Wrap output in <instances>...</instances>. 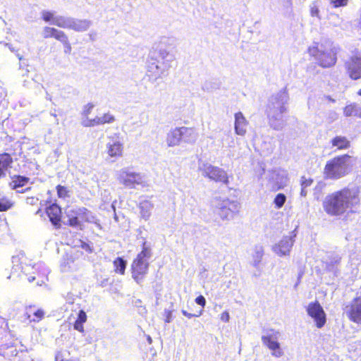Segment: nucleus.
<instances>
[{
    "instance_id": "obj_58",
    "label": "nucleus",
    "mask_w": 361,
    "mask_h": 361,
    "mask_svg": "<svg viewBox=\"0 0 361 361\" xmlns=\"http://www.w3.org/2000/svg\"><path fill=\"white\" fill-rule=\"evenodd\" d=\"M147 341H148V342H149V343H152V338H151V337H150V336H148V338H147Z\"/></svg>"
},
{
    "instance_id": "obj_2",
    "label": "nucleus",
    "mask_w": 361,
    "mask_h": 361,
    "mask_svg": "<svg viewBox=\"0 0 361 361\" xmlns=\"http://www.w3.org/2000/svg\"><path fill=\"white\" fill-rule=\"evenodd\" d=\"M289 94L286 88H283L273 94L268 100L267 115L269 126L275 130H281L286 126L283 114L288 111Z\"/></svg>"
},
{
    "instance_id": "obj_38",
    "label": "nucleus",
    "mask_w": 361,
    "mask_h": 361,
    "mask_svg": "<svg viewBox=\"0 0 361 361\" xmlns=\"http://www.w3.org/2000/svg\"><path fill=\"white\" fill-rule=\"evenodd\" d=\"M34 316L36 319H33V322H39L40 321L44 316V312L42 309H38L33 312Z\"/></svg>"
},
{
    "instance_id": "obj_47",
    "label": "nucleus",
    "mask_w": 361,
    "mask_h": 361,
    "mask_svg": "<svg viewBox=\"0 0 361 361\" xmlns=\"http://www.w3.org/2000/svg\"><path fill=\"white\" fill-rule=\"evenodd\" d=\"M182 314L188 317V318H192L193 317H200L201 314H202V311H200V312L198 314H191V313H188L187 311L183 310L182 311Z\"/></svg>"
},
{
    "instance_id": "obj_9",
    "label": "nucleus",
    "mask_w": 361,
    "mask_h": 361,
    "mask_svg": "<svg viewBox=\"0 0 361 361\" xmlns=\"http://www.w3.org/2000/svg\"><path fill=\"white\" fill-rule=\"evenodd\" d=\"M171 65L166 61H160L157 59L150 57L147 61V75L152 82L166 76Z\"/></svg>"
},
{
    "instance_id": "obj_64",
    "label": "nucleus",
    "mask_w": 361,
    "mask_h": 361,
    "mask_svg": "<svg viewBox=\"0 0 361 361\" xmlns=\"http://www.w3.org/2000/svg\"><path fill=\"white\" fill-rule=\"evenodd\" d=\"M360 51H361V49L360 50Z\"/></svg>"
},
{
    "instance_id": "obj_60",
    "label": "nucleus",
    "mask_w": 361,
    "mask_h": 361,
    "mask_svg": "<svg viewBox=\"0 0 361 361\" xmlns=\"http://www.w3.org/2000/svg\"><path fill=\"white\" fill-rule=\"evenodd\" d=\"M357 94L361 96V89L357 92Z\"/></svg>"
},
{
    "instance_id": "obj_49",
    "label": "nucleus",
    "mask_w": 361,
    "mask_h": 361,
    "mask_svg": "<svg viewBox=\"0 0 361 361\" xmlns=\"http://www.w3.org/2000/svg\"><path fill=\"white\" fill-rule=\"evenodd\" d=\"M230 316L229 313L226 311L224 312L221 315V319L225 322H228L229 321Z\"/></svg>"
},
{
    "instance_id": "obj_34",
    "label": "nucleus",
    "mask_w": 361,
    "mask_h": 361,
    "mask_svg": "<svg viewBox=\"0 0 361 361\" xmlns=\"http://www.w3.org/2000/svg\"><path fill=\"white\" fill-rule=\"evenodd\" d=\"M286 201V196L283 193H279L274 200V204L276 209H281Z\"/></svg>"
},
{
    "instance_id": "obj_18",
    "label": "nucleus",
    "mask_w": 361,
    "mask_h": 361,
    "mask_svg": "<svg viewBox=\"0 0 361 361\" xmlns=\"http://www.w3.org/2000/svg\"><path fill=\"white\" fill-rule=\"evenodd\" d=\"M182 142L180 127L171 128L166 134V142L168 147H173L180 145Z\"/></svg>"
},
{
    "instance_id": "obj_52",
    "label": "nucleus",
    "mask_w": 361,
    "mask_h": 361,
    "mask_svg": "<svg viewBox=\"0 0 361 361\" xmlns=\"http://www.w3.org/2000/svg\"><path fill=\"white\" fill-rule=\"evenodd\" d=\"M311 14L312 16H318L319 14V9L314 6L311 8Z\"/></svg>"
},
{
    "instance_id": "obj_8",
    "label": "nucleus",
    "mask_w": 361,
    "mask_h": 361,
    "mask_svg": "<svg viewBox=\"0 0 361 361\" xmlns=\"http://www.w3.org/2000/svg\"><path fill=\"white\" fill-rule=\"evenodd\" d=\"M280 337L281 333L279 331L269 329L264 331L261 338L262 344L267 347L271 350V355L276 358L281 357L284 355L279 342Z\"/></svg>"
},
{
    "instance_id": "obj_37",
    "label": "nucleus",
    "mask_w": 361,
    "mask_h": 361,
    "mask_svg": "<svg viewBox=\"0 0 361 361\" xmlns=\"http://www.w3.org/2000/svg\"><path fill=\"white\" fill-rule=\"evenodd\" d=\"M286 176L282 175L279 178V180L276 181L275 185L273 186V188L274 190H279V189L283 188L286 185Z\"/></svg>"
},
{
    "instance_id": "obj_10",
    "label": "nucleus",
    "mask_w": 361,
    "mask_h": 361,
    "mask_svg": "<svg viewBox=\"0 0 361 361\" xmlns=\"http://www.w3.org/2000/svg\"><path fill=\"white\" fill-rule=\"evenodd\" d=\"M212 205L215 213L223 220L228 219L233 213L238 212L239 209V204L237 202L220 197L214 198Z\"/></svg>"
},
{
    "instance_id": "obj_20",
    "label": "nucleus",
    "mask_w": 361,
    "mask_h": 361,
    "mask_svg": "<svg viewBox=\"0 0 361 361\" xmlns=\"http://www.w3.org/2000/svg\"><path fill=\"white\" fill-rule=\"evenodd\" d=\"M115 121L114 116L111 114H105L102 116H97L93 119H87L82 122L85 127L94 126L105 123H111Z\"/></svg>"
},
{
    "instance_id": "obj_21",
    "label": "nucleus",
    "mask_w": 361,
    "mask_h": 361,
    "mask_svg": "<svg viewBox=\"0 0 361 361\" xmlns=\"http://www.w3.org/2000/svg\"><path fill=\"white\" fill-rule=\"evenodd\" d=\"M30 180L29 178L22 176H16L10 183V187L13 190H16L18 192L23 193L30 190V187L19 190V188L25 186Z\"/></svg>"
},
{
    "instance_id": "obj_30",
    "label": "nucleus",
    "mask_w": 361,
    "mask_h": 361,
    "mask_svg": "<svg viewBox=\"0 0 361 361\" xmlns=\"http://www.w3.org/2000/svg\"><path fill=\"white\" fill-rule=\"evenodd\" d=\"M264 256V248L262 245H256L254 248V252L252 254V265L257 268L262 259Z\"/></svg>"
},
{
    "instance_id": "obj_32",
    "label": "nucleus",
    "mask_w": 361,
    "mask_h": 361,
    "mask_svg": "<svg viewBox=\"0 0 361 361\" xmlns=\"http://www.w3.org/2000/svg\"><path fill=\"white\" fill-rule=\"evenodd\" d=\"M14 202L5 196H0V212H6L12 208Z\"/></svg>"
},
{
    "instance_id": "obj_22",
    "label": "nucleus",
    "mask_w": 361,
    "mask_h": 361,
    "mask_svg": "<svg viewBox=\"0 0 361 361\" xmlns=\"http://www.w3.org/2000/svg\"><path fill=\"white\" fill-rule=\"evenodd\" d=\"M182 141L188 144H194L198 138V133L192 128L180 127Z\"/></svg>"
},
{
    "instance_id": "obj_39",
    "label": "nucleus",
    "mask_w": 361,
    "mask_h": 361,
    "mask_svg": "<svg viewBox=\"0 0 361 361\" xmlns=\"http://www.w3.org/2000/svg\"><path fill=\"white\" fill-rule=\"evenodd\" d=\"M312 183H313L312 179L306 178L303 176L301 178V183H300L301 188H307L310 187L312 184Z\"/></svg>"
},
{
    "instance_id": "obj_5",
    "label": "nucleus",
    "mask_w": 361,
    "mask_h": 361,
    "mask_svg": "<svg viewBox=\"0 0 361 361\" xmlns=\"http://www.w3.org/2000/svg\"><path fill=\"white\" fill-rule=\"evenodd\" d=\"M152 257V250L144 243L142 251L133 259L131 266V276L137 284H141L149 270V259Z\"/></svg>"
},
{
    "instance_id": "obj_28",
    "label": "nucleus",
    "mask_w": 361,
    "mask_h": 361,
    "mask_svg": "<svg viewBox=\"0 0 361 361\" xmlns=\"http://www.w3.org/2000/svg\"><path fill=\"white\" fill-rule=\"evenodd\" d=\"M12 159L8 154H0V178L5 176L6 171L10 167Z\"/></svg>"
},
{
    "instance_id": "obj_59",
    "label": "nucleus",
    "mask_w": 361,
    "mask_h": 361,
    "mask_svg": "<svg viewBox=\"0 0 361 361\" xmlns=\"http://www.w3.org/2000/svg\"><path fill=\"white\" fill-rule=\"evenodd\" d=\"M32 306H30V307H28V311L32 312Z\"/></svg>"
},
{
    "instance_id": "obj_35",
    "label": "nucleus",
    "mask_w": 361,
    "mask_h": 361,
    "mask_svg": "<svg viewBox=\"0 0 361 361\" xmlns=\"http://www.w3.org/2000/svg\"><path fill=\"white\" fill-rule=\"evenodd\" d=\"M59 41L61 42L64 46V52L66 54H70L72 49L71 44L69 42L68 37L66 33L60 38Z\"/></svg>"
},
{
    "instance_id": "obj_12",
    "label": "nucleus",
    "mask_w": 361,
    "mask_h": 361,
    "mask_svg": "<svg viewBox=\"0 0 361 361\" xmlns=\"http://www.w3.org/2000/svg\"><path fill=\"white\" fill-rule=\"evenodd\" d=\"M345 68L352 80L361 78V51L357 48L352 51V56L345 62Z\"/></svg>"
},
{
    "instance_id": "obj_45",
    "label": "nucleus",
    "mask_w": 361,
    "mask_h": 361,
    "mask_svg": "<svg viewBox=\"0 0 361 361\" xmlns=\"http://www.w3.org/2000/svg\"><path fill=\"white\" fill-rule=\"evenodd\" d=\"M38 198L35 197H29L26 199V203L30 205H35L38 202Z\"/></svg>"
},
{
    "instance_id": "obj_62",
    "label": "nucleus",
    "mask_w": 361,
    "mask_h": 361,
    "mask_svg": "<svg viewBox=\"0 0 361 361\" xmlns=\"http://www.w3.org/2000/svg\"><path fill=\"white\" fill-rule=\"evenodd\" d=\"M10 49H11L12 51H14V49H13V48H10Z\"/></svg>"
},
{
    "instance_id": "obj_31",
    "label": "nucleus",
    "mask_w": 361,
    "mask_h": 361,
    "mask_svg": "<svg viewBox=\"0 0 361 361\" xmlns=\"http://www.w3.org/2000/svg\"><path fill=\"white\" fill-rule=\"evenodd\" d=\"M223 147L233 148L235 146V138L230 130L224 132V137L221 139Z\"/></svg>"
},
{
    "instance_id": "obj_14",
    "label": "nucleus",
    "mask_w": 361,
    "mask_h": 361,
    "mask_svg": "<svg viewBox=\"0 0 361 361\" xmlns=\"http://www.w3.org/2000/svg\"><path fill=\"white\" fill-rule=\"evenodd\" d=\"M296 234L283 236L277 243L273 245V252L279 257L289 256L295 243Z\"/></svg>"
},
{
    "instance_id": "obj_24",
    "label": "nucleus",
    "mask_w": 361,
    "mask_h": 361,
    "mask_svg": "<svg viewBox=\"0 0 361 361\" xmlns=\"http://www.w3.org/2000/svg\"><path fill=\"white\" fill-rule=\"evenodd\" d=\"M61 208L56 204H53L47 209V214L54 226L59 225L61 221Z\"/></svg>"
},
{
    "instance_id": "obj_57",
    "label": "nucleus",
    "mask_w": 361,
    "mask_h": 361,
    "mask_svg": "<svg viewBox=\"0 0 361 361\" xmlns=\"http://www.w3.org/2000/svg\"><path fill=\"white\" fill-rule=\"evenodd\" d=\"M328 99L331 101V102H335V99L331 98L330 97H327Z\"/></svg>"
},
{
    "instance_id": "obj_27",
    "label": "nucleus",
    "mask_w": 361,
    "mask_h": 361,
    "mask_svg": "<svg viewBox=\"0 0 361 361\" xmlns=\"http://www.w3.org/2000/svg\"><path fill=\"white\" fill-rule=\"evenodd\" d=\"M154 205L149 201H143L140 202L139 208L140 210V216L145 221H147L150 216Z\"/></svg>"
},
{
    "instance_id": "obj_40",
    "label": "nucleus",
    "mask_w": 361,
    "mask_h": 361,
    "mask_svg": "<svg viewBox=\"0 0 361 361\" xmlns=\"http://www.w3.org/2000/svg\"><path fill=\"white\" fill-rule=\"evenodd\" d=\"M87 320V315L85 311L80 310L78 315V319L76 321L85 323Z\"/></svg>"
},
{
    "instance_id": "obj_42",
    "label": "nucleus",
    "mask_w": 361,
    "mask_h": 361,
    "mask_svg": "<svg viewBox=\"0 0 361 361\" xmlns=\"http://www.w3.org/2000/svg\"><path fill=\"white\" fill-rule=\"evenodd\" d=\"M58 195L60 197H65L66 195V188L61 185H58L56 187Z\"/></svg>"
},
{
    "instance_id": "obj_63",
    "label": "nucleus",
    "mask_w": 361,
    "mask_h": 361,
    "mask_svg": "<svg viewBox=\"0 0 361 361\" xmlns=\"http://www.w3.org/2000/svg\"><path fill=\"white\" fill-rule=\"evenodd\" d=\"M51 115H52L53 116H54V117H56V114H51Z\"/></svg>"
},
{
    "instance_id": "obj_19",
    "label": "nucleus",
    "mask_w": 361,
    "mask_h": 361,
    "mask_svg": "<svg viewBox=\"0 0 361 361\" xmlns=\"http://www.w3.org/2000/svg\"><path fill=\"white\" fill-rule=\"evenodd\" d=\"M234 118L235 133L238 135L244 136L247 132L248 121L240 111L235 113Z\"/></svg>"
},
{
    "instance_id": "obj_44",
    "label": "nucleus",
    "mask_w": 361,
    "mask_h": 361,
    "mask_svg": "<svg viewBox=\"0 0 361 361\" xmlns=\"http://www.w3.org/2000/svg\"><path fill=\"white\" fill-rule=\"evenodd\" d=\"M64 355L62 350H59L55 355V361H64Z\"/></svg>"
},
{
    "instance_id": "obj_13",
    "label": "nucleus",
    "mask_w": 361,
    "mask_h": 361,
    "mask_svg": "<svg viewBox=\"0 0 361 361\" xmlns=\"http://www.w3.org/2000/svg\"><path fill=\"white\" fill-rule=\"evenodd\" d=\"M42 18L47 23L63 29H70L72 17L56 15L55 11L43 10L41 12Z\"/></svg>"
},
{
    "instance_id": "obj_33",
    "label": "nucleus",
    "mask_w": 361,
    "mask_h": 361,
    "mask_svg": "<svg viewBox=\"0 0 361 361\" xmlns=\"http://www.w3.org/2000/svg\"><path fill=\"white\" fill-rule=\"evenodd\" d=\"M114 265L116 271H118L121 274H124L126 267V262L124 259L117 257L114 262Z\"/></svg>"
},
{
    "instance_id": "obj_3",
    "label": "nucleus",
    "mask_w": 361,
    "mask_h": 361,
    "mask_svg": "<svg viewBox=\"0 0 361 361\" xmlns=\"http://www.w3.org/2000/svg\"><path fill=\"white\" fill-rule=\"evenodd\" d=\"M339 50V47L329 39H325L321 44L308 49L310 54L322 68H331L336 64Z\"/></svg>"
},
{
    "instance_id": "obj_61",
    "label": "nucleus",
    "mask_w": 361,
    "mask_h": 361,
    "mask_svg": "<svg viewBox=\"0 0 361 361\" xmlns=\"http://www.w3.org/2000/svg\"><path fill=\"white\" fill-rule=\"evenodd\" d=\"M29 73V70L28 69H25V75H27Z\"/></svg>"
},
{
    "instance_id": "obj_46",
    "label": "nucleus",
    "mask_w": 361,
    "mask_h": 361,
    "mask_svg": "<svg viewBox=\"0 0 361 361\" xmlns=\"http://www.w3.org/2000/svg\"><path fill=\"white\" fill-rule=\"evenodd\" d=\"M195 302L197 304L204 307L206 304V300L202 295H200L196 298Z\"/></svg>"
},
{
    "instance_id": "obj_11",
    "label": "nucleus",
    "mask_w": 361,
    "mask_h": 361,
    "mask_svg": "<svg viewBox=\"0 0 361 361\" xmlns=\"http://www.w3.org/2000/svg\"><path fill=\"white\" fill-rule=\"evenodd\" d=\"M199 171L204 177L216 182H220L225 185L229 183L228 177L226 171L218 166L212 165L209 163H202L199 164Z\"/></svg>"
},
{
    "instance_id": "obj_25",
    "label": "nucleus",
    "mask_w": 361,
    "mask_h": 361,
    "mask_svg": "<svg viewBox=\"0 0 361 361\" xmlns=\"http://www.w3.org/2000/svg\"><path fill=\"white\" fill-rule=\"evenodd\" d=\"M65 32L61 30H58L55 27L46 26L43 28L42 36L44 38L54 37L56 40L61 39L60 38L63 36Z\"/></svg>"
},
{
    "instance_id": "obj_55",
    "label": "nucleus",
    "mask_w": 361,
    "mask_h": 361,
    "mask_svg": "<svg viewBox=\"0 0 361 361\" xmlns=\"http://www.w3.org/2000/svg\"><path fill=\"white\" fill-rule=\"evenodd\" d=\"M34 280H35V277H34V276H32V277L28 278V281H29L30 282H32Z\"/></svg>"
},
{
    "instance_id": "obj_16",
    "label": "nucleus",
    "mask_w": 361,
    "mask_h": 361,
    "mask_svg": "<svg viewBox=\"0 0 361 361\" xmlns=\"http://www.w3.org/2000/svg\"><path fill=\"white\" fill-rule=\"evenodd\" d=\"M345 312L350 321L361 324V296L354 298L345 307Z\"/></svg>"
},
{
    "instance_id": "obj_41",
    "label": "nucleus",
    "mask_w": 361,
    "mask_h": 361,
    "mask_svg": "<svg viewBox=\"0 0 361 361\" xmlns=\"http://www.w3.org/2000/svg\"><path fill=\"white\" fill-rule=\"evenodd\" d=\"M335 7L343 6L347 4L348 0H330Z\"/></svg>"
},
{
    "instance_id": "obj_4",
    "label": "nucleus",
    "mask_w": 361,
    "mask_h": 361,
    "mask_svg": "<svg viewBox=\"0 0 361 361\" xmlns=\"http://www.w3.org/2000/svg\"><path fill=\"white\" fill-rule=\"evenodd\" d=\"M351 166V157L349 155L338 156L326 162L324 173L326 178L337 180L347 175Z\"/></svg>"
},
{
    "instance_id": "obj_54",
    "label": "nucleus",
    "mask_w": 361,
    "mask_h": 361,
    "mask_svg": "<svg viewBox=\"0 0 361 361\" xmlns=\"http://www.w3.org/2000/svg\"><path fill=\"white\" fill-rule=\"evenodd\" d=\"M16 56L20 61L23 59V56H21L20 54H17Z\"/></svg>"
},
{
    "instance_id": "obj_23",
    "label": "nucleus",
    "mask_w": 361,
    "mask_h": 361,
    "mask_svg": "<svg viewBox=\"0 0 361 361\" xmlns=\"http://www.w3.org/2000/svg\"><path fill=\"white\" fill-rule=\"evenodd\" d=\"M92 24V21L87 19L72 18L70 29L75 32H85L90 28Z\"/></svg>"
},
{
    "instance_id": "obj_7",
    "label": "nucleus",
    "mask_w": 361,
    "mask_h": 361,
    "mask_svg": "<svg viewBox=\"0 0 361 361\" xmlns=\"http://www.w3.org/2000/svg\"><path fill=\"white\" fill-rule=\"evenodd\" d=\"M67 221H64L67 224L73 228H80L81 229V221L94 222V216L92 212L85 207H76L70 209L66 211Z\"/></svg>"
},
{
    "instance_id": "obj_51",
    "label": "nucleus",
    "mask_w": 361,
    "mask_h": 361,
    "mask_svg": "<svg viewBox=\"0 0 361 361\" xmlns=\"http://www.w3.org/2000/svg\"><path fill=\"white\" fill-rule=\"evenodd\" d=\"M82 248L90 253L92 252V249L87 243H83L82 245Z\"/></svg>"
},
{
    "instance_id": "obj_1",
    "label": "nucleus",
    "mask_w": 361,
    "mask_h": 361,
    "mask_svg": "<svg viewBox=\"0 0 361 361\" xmlns=\"http://www.w3.org/2000/svg\"><path fill=\"white\" fill-rule=\"evenodd\" d=\"M360 190L357 187L344 188L326 195L323 201L324 210L331 216H340L353 212L360 203Z\"/></svg>"
},
{
    "instance_id": "obj_56",
    "label": "nucleus",
    "mask_w": 361,
    "mask_h": 361,
    "mask_svg": "<svg viewBox=\"0 0 361 361\" xmlns=\"http://www.w3.org/2000/svg\"><path fill=\"white\" fill-rule=\"evenodd\" d=\"M166 322H168V323H169V322H171V317H170V315H169V316L167 317V318H166Z\"/></svg>"
},
{
    "instance_id": "obj_43",
    "label": "nucleus",
    "mask_w": 361,
    "mask_h": 361,
    "mask_svg": "<svg viewBox=\"0 0 361 361\" xmlns=\"http://www.w3.org/2000/svg\"><path fill=\"white\" fill-rule=\"evenodd\" d=\"M93 108H94L93 104H92V103L87 104L84 108L83 114L85 116H87L91 113Z\"/></svg>"
},
{
    "instance_id": "obj_15",
    "label": "nucleus",
    "mask_w": 361,
    "mask_h": 361,
    "mask_svg": "<svg viewBox=\"0 0 361 361\" xmlns=\"http://www.w3.org/2000/svg\"><path fill=\"white\" fill-rule=\"evenodd\" d=\"M307 314L311 317L317 328H322L326 322V314L323 310V307L317 302H310L307 307Z\"/></svg>"
},
{
    "instance_id": "obj_53",
    "label": "nucleus",
    "mask_w": 361,
    "mask_h": 361,
    "mask_svg": "<svg viewBox=\"0 0 361 361\" xmlns=\"http://www.w3.org/2000/svg\"><path fill=\"white\" fill-rule=\"evenodd\" d=\"M307 195V188H301V192H300V195L302 197H306Z\"/></svg>"
},
{
    "instance_id": "obj_36",
    "label": "nucleus",
    "mask_w": 361,
    "mask_h": 361,
    "mask_svg": "<svg viewBox=\"0 0 361 361\" xmlns=\"http://www.w3.org/2000/svg\"><path fill=\"white\" fill-rule=\"evenodd\" d=\"M159 56L161 58V61H166L168 63L172 61L173 56L169 54V52L164 48L160 47L159 49Z\"/></svg>"
},
{
    "instance_id": "obj_26",
    "label": "nucleus",
    "mask_w": 361,
    "mask_h": 361,
    "mask_svg": "<svg viewBox=\"0 0 361 361\" xmlns=\"http://www.w3.org/2000/svg\"><path fill=\"white\" fill-rule=\"evenodd\" d=\"M343 114L347 117L361 118V106L356 103H351L344 108Z\"/></svg>"
},
{
    "instance_id": "obj_48",
    "label": "nucleus",
    "mask_w": 361,
    "mask_h": 361,
    "mask_svg": "<svg viewBox=\"0 0 361 361\" xmlns=\"http://www.w3.org/2000/svg\"><path fill=\"white\" fill-rule=\"evenodd\" d=\"M74 329L78 330L80 332H83V331H84L83 323L75 321V322L74 324Z\"/></svg>"
},
{
    "instance_id": "obj_29",
    "label": "nucleus",
    "mask_w": 361,
    "mask_h": 361,
    "mask_svg": "<svg viewBox=\"0 0 361 361\" xmlns=\"http://www.w3.org/2000/svg\"><path fill=\"white\" fill-rule=\"evenodd\" d=\"M331 145L338 149H346L350 147V141L344 136H336L331 140Z\"/></svg>"
},
{
    "instance_id": "obj_17",
    "label": "nucleus",
    "mask_w": 361,
    "mask_h": 361,
    "mask_svg": "<svg viewBox=\"0 0 361 361\" xmlns=\"http://www.w3.org/2000/svg\"><path fill=\"white\" fill-rule=\"evenodd\" d=\"M123 144L118 137H109L106 143V152L112 158H119L123 155Z\"/></svg>"
},
{
    "instance_id": "obj_50",
    "label": "nucleus",
    "mask_w": 361,
    "mask_h": 361,
    "mask_svg": "<svg viewBox=\"0 0 361 361\" xmlns=\"http://www.w3.org/2000/svg\"><path fill=\"white\" fill-rule=\"evenodd\" d=\"M341 258L338 255H335L332 257L330 262L331 264H338L341 261Z\"/></svg>"
},
{
    "instance_id": "obj_6",
    "label": "nucleus",
    "mask_w": 361,
    "mask_h": 361,
    "mask_svg": "<svg viewBox=\"0 0 361 361\" xmlns=\"http://www.w3.org/2000/svg\"><path fill=\"white\" fill-rule=\"evenodd\" d=\"M116 178L119 184L130 189H134L137 185L144 186L145 185V176L129 166L123 167L117 171Z\"/></svg>"
}]
</instances>
